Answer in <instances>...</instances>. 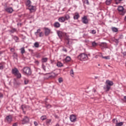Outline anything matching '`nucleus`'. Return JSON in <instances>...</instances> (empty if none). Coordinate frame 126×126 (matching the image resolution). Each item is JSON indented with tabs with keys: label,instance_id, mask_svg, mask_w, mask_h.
Wrapping results in <instances>:
<instances>
[{
	"label": "nucleus",
	"instance_id": "nucleus-1",
	"mask_svg": "<svg viewBox=\"0 0 126 126\" xmlns=\"http://www.w3.org/2000/svg\"><path fill=\"white\" fill-rule=\"evenodd\" d=\"M105 84H106V88L104 87V89H105L106 92L110 91V89H111V86H113L114 85V83L112 81H110L107 80L106 81Z\"/></svg>",
	"mask_w": 126,
	"mask_h": 126
},
{
	"label": "nucleus",
	"instance_id": "nucleus-2",
	"mask_svg": "<svg viewBox=\"0 0 126 126\" xmlns=\"http://www.w3.org/2000/svg\"><path fill=\"white\" fill-rule=\"evenodd\" d=\"M22 71L23 72L24 74L25 75L30 76L32 74V71L31 70V68L29 67H25L22 69Z\"/></svg>",
	"mask_w": 126,
	"mask_h": 126
},
{
	"label": "nucleus",
	"instance_id": "nucleus-3",
	"mask_svg": "<svg viewBox=\"0 0 126 126\" xmlns=\"http://www.w3.org/2000/svg\"><path fill=\"white\" fill-rule=\"evenodd\" d=\"M12 73L15 76L17 77V78H21V73L19 72V70L17 68L15 67L12 69Z\"/></svg>",
	"mask_w": 126,
	"mask_h": 126
},
{
	"label": "nucleus",
	"instance_id": "nucleus-4",
	"mask_svg": "<svg viewBox=\"0 0 126 126\" xmlns=\"http://www.w3.org/2000/svg\"><path fill=\"white\" fill-rule=\"evenodd\" d=\"M78 59L82 62H84L85 61H87L88 56L85 53H82L78 56Z\"/></svg>",
	"mask_w": 126,
	"mask_h": 126
},
{
	"label": "nucleus",
	"instance_id": "nucleus-5",
	"mask_svg": "<svg viewBox=\"0 0 126 126\" xmlns=\"http://www.w3.org/2000/svg\"><path fill=\"white\" fill-rule=\"evenodd\" d=\"M118 10L119 12H122L121 14L122 15H125V13H126V10L124 8V7L122 6H119L118 8Z\"/></svg>",
	"mask_w": 126,
	"mask_h": 126
},
{
	"label": "nucleus",
	"instance_id": "nucleus-6",
	"mask_svg": "<svg viewBox=\"0 0 126 126\" xmlns=\"http://www.w3.org/2000/svg\"><path fill=\"white\" fill-rule=\"evenodd\" d=\"M82 22L84 24H88L89 23V20H88L87 16H84L82 18Z\"/></svg>",
	"mask_w": 126,
	"mask_h": 126
},
{
	"label": "nucleus",
	"instance_id": "nucleus-7",
	"mask_svg": "<svg viewBox=\"0 0 126 126\" xmlns=\"http://www.w3.org/2000/svg\"><path fill=\"white\" fill-rule=\"evenodd\" d=\"M5 121L8 124H10L12 122V116L11 115H8L5 118Z\"/></svg>",
	"mask_w": 126,
	"mask_h": 126
},
{
	"label": "nucleus",
	"instance_id": "nucleus-8",
	"mask_svg": "<svg viewBox=\"0 0 126 126\" xmlns=\"http://www.w3.org/2000/svg\"><path fill=\"white\" fill-rule=\"evenodd\" d=\"M27 123H29V118L27 116H25L22 120V125H25V124H27Z\"/></svg>",
	"mask_w": 126,
	"mask_h": 126
},
{
	"label": "nucleus",
	"instance_id": "nucleus-9",
	"mask_svg": "<svg viewBox=\"0 0 126 126\" xmlns=\"http://www.w3.org/2000/svg\"><path fill=\"white\" fill-rule=\"evenodd\" d=\"M76 116L74 115H71L70 116V121L72 123H75L76 122Z\"/></svg>",
	"mask_w": 126,
	"mask_h": 126
},
{
	"label": "nucleus",
	"instance_id": "nucleus-10",
	"mask_svg": "<svg viewBox=\"0 0 126 126\" xmlns=\"http://www.w3.org/2000/svg\"><path fill=\"white\" fill-rule=\"evenodd\" d=\"M45 32L44 34L45 36H49L50 35V33H51V30L48 28H45Z\"/></svg>",
	"mask_w": 126,
	"mask_h": 126
},
{
	"label": "nucleus",
	"instance_id": "nucleus-11",
	"mask_svg": "<svg viewBox=\"0 0 126 126\" xmlns=\"http://www.w3.org/2000/svg\"><path fill=\"white\" fill-rule=\"evenodd\" d=\"M5 10L8 13H12L13 12V8L12 7H6L5 8Z\"/></svg>",
	"mask_w": 126,
	"mask_h": 126
},
{
	"label": "nucleus",
	"instance_id": "nucleus-12",
	"mask_svg": "<svg viewBox=\"0 0 126 126\" xmlns=\"http://www.w3.org/2000/svg\"><path fill=\"white\" fill-rule=\"evenodd\" d=\"M28 7H29L28 9L30 10V12H34V11H35V8H34L35 7H34V6L31 5Z\"/></svg>",
	"mask_w": 126,
	"mask_h": 126
},
{
	"label": "nucleus",
	"instance_id": "nucleus-13",
	"mask_svg": "<svg viewBox=\"0 0 126 126\" xmlns=\"http://www.w3.org/2000/svg\"><path fill=\"white\" fill-rule=\"evenodd\" d=\"M80 17V16H79V14L78 12H76L75 13V15L73 16V19H74V20H76L78 19Z\"/></svg>",
	"mask_w": 126,
	"mask_h": 126
},
{
	"label": "nucleus",
	"instance_id": "nucleus-14",
	"mask_svg": "<svg viewBox=\"0 0 126 126\" xmlns=\"http://www.w3.org/2000/svg\"><path fill=\"white\" fill-rule=\"evenodd\" d=\"M58 21H59V22H61L62 23H63L64 22V21H65V19L64 18V17H60L58 19Z\"/></svg>",
	"mask_w": 126,
	"mask_h": 126
},
{
	"label": "nucleus",
	"instance_id": "nucleus-15",
	"mask_svg": "<svg viewBox=\"0 0 126 126\" xmlns=\"http://www.w3.org/2000/svg\"><path fill=\"white\" fill-rule=\"evenodd\" d=\"M54 26L55 27V28H60V27H61V24H60L59 22H56L54 24Z\"/></svg>",
	"mask_w": 126,
	"mask_h": 126
},
{
	"label": "nucleus",
	"instance_id": "nucleus-16",
	"mask_svg": "<svg viewBox=\"0 0 126 126\" xmlns=\"http://www.w3.org/2000/svg\"><path fill=\"white\" fill-rule=\"evenodd\" d=\"M31 0H26V5L29 7V6H31Z\"/></svg>",
	"mask_w": 126,
	"mask_h": 126
},
{
	"label": "nucleus",
	"instance_id": "nucleus-17",
	"mask_svg": "<svg viewBox=\"0 0 126 126\" xmlns=\"http://www.w3.org/2000/svg\"><path fill=\"white\" fill-rule=\"evenodd\" d=\"M99 45L100 46V47H102L103 48H108V47H107V43L106 42H102L100 43Z\"/></svg>",
	"mask_w": 126,
	"mask_h": 126
},
{
	"label": "nucleus",
	"instance_id": "nucleus-18",
	"mask_svg": "<svg viewBox=\"0 0 126 126\" xmlns=\"http://www.w3.org/2000/svg\"><path fill=\"white\" fill-rule=\"evenodd\" d=\"M64 17L65 21H68V20H69V19H70V16L68 14L65 15Z\"/></svg>",
	"mask_w": 126,
	"mask_h": 126
},
{
	"label": "nucleus",
	"instance_id": "nucleus-19",
	"mask_svg": "<svg viewBox=\"0 0 126 126\" xmlns=\"http://www.w3.org/2000/svg\"><path fill=\"white\" fill-rule=\"evenodd\" d=\"M70 61H71V58L69 56H67L65 59V63H68Z\"/></svg>",
	"mask_w": 126,
	"mask_h": 126
},
{
	"label": "nucleus",
	"instance_id": "nucleus-20",
	"mask_svg": "<svg viewBox=\"0 0 126 126\" xmlns=\"http://www.w3.org/2000/svg\"><path fill=\"white\" fill-rule=\"evenodd\" d=\"M112 30L113 32H117L119 31V30L118 29V28H117L116 27H112Z\"/></svg>",
	"mask_w": 126,
	"mask_h": 126
},
{
	"label": "nucleus",
	"instance_id": "nucleus-21",
	"mask_svg": "<svg viewBox=\"0 0 126 126\" xmlns=\"http://www.w3.org/2000/svg\"><path fill=\"white\" fill-rule=\"evenodd\" d=\"M92 47L94 48L95 47H97L98 46V43H96V42L94 41L92 42Z\"/></svg>",
	"mask_w": 126,
	"mask_h": 126
},
{
	"label": "nucleus",
	"instance_id": "nucleus-22",
	"mask_svg": "<svg viewBox=\"0 0 126 126\" xmlns=\"http://www.w3.org/2000/svg\"><path fill=\"white\" fill-rule=\"evenodd\" d=\"M57 66L58 67H62V66H63V64L61 62H58L57 63Z\"/></svg>",
	"mask_w": 126,
	"mask_h": 126
},
{
	"label": "nucleus",
	"instance_id": "nucleus-23",
	"mask_svg": "<svg viewBox=\"0 0 126 126\" xmlns=\"http://www.w3.org/2000/svg\"><path fill=\"white\" fill-rule=\"evenodd\" d=\"M46 124L47 125H51L52 123V120L51 119H47L46 121Z\"/></svg>",
	"mask_w": 126,
	"mask_h": 126
},
{
	"label": "nucleus",
	"instance_id": "nucleus-24",
	"mask_svg": "<svg viewBox=\"0 0 126 126\" xmlns=\"http://www.w3.org/2000/svg\"><path fill=\"white\" fill-rule=\"evenodd\" d=\"M20 51H21V53L22 54V55H23V54H24V53H25V48H24V47L21 48L20 49Z\"/></svg>",
	"mask_w": 126,
	"mask_h": 126
},
{
	"label": "nucleus",
	"instance_id": "nucleus-25",
	"mask_svg": "<svg viewBox=\"0 0 126 126\" xmlns=\"http://www.w3.org/2000/svg\"><path fill=\"white\" fill-rule=\"evenodd\" d=\"M42 63H47L48 62V58H42L41 60Z\"/></svg>",
	"mask_w": 126,
	"mask_h": 126
},
{
	"label": "nucleus",
	"instance_id": "nucleus-26",
	"mask_svg": "<svg viewBox=\"0 0 126 126\" xmlns=\"http://www.w3.org/2000/svg\"><path fill=\"white\" fill-rule=\"evenodd\" d=\"M111 1H112V0H106L105 1L106 4H107V5H110V4H111Z\"/></svg>",
	"mask_w": 126,
	"mask_h": 126
},
{
	"label": "nucleus",
	"instance_id": "nucleus-27",
	"mask_svg": "<svg viewBox=\"0 0 126 126\" xmlns=\"http://www.w3.org/2000/svg\"><path fill=\"white\" fill-rule=\"evenodd\" d=\"M124 125V122H120L116 124V126H122Z\"/></svg>",
	"mask_w": 126,
	"mask_h": 126
},
{
	"label": "nucleus",
	"instance_id": "nucleus-28",
	"mask_svg": "<svg viewBox=\"0 0 126 126\" xmlns=\"http://www.w3.org/2000/svg\"><path fill=\"white\" fill-rule=\"evenodd\" d=\"M101 57L102 58V59H105V60H110V56H105V57L101 56Z\"/></svg>",
	"mask_w": 126,
	"mask_h": 126
},
{
	"label": "nucleus",
	"instance_id": "nucleus-29",
	"mask_svg": "<svg viewBox=\"0 0 126 126\" xmlns=\"http://www.w3.org/2000/svg\"><path fill=\"white\" fill-rule=\"evenodd\" d=\"M46 119H47V116H42L40 118V120H41L42 121H45Z\"/></svg>",
	"mask_w": 126,
	"mask_h": 126
},
{
	"label": "nucleus",
	"instance_id": "nucleus-30",
	"mask_svg": "<svg viewBox=\"0 0 126 126\" xmlns=\"http://www.w3.org/2000/svg\"><path fill=\"white\" fill-rule=\"evenodd\" d=\"M34 46L35 48H39V43L36 42L34 44Z\"/></svg>",
	"mask_w": 126,
	"mask_h": 126
},
{
	"label": "nucleus",
	"instance_id": "nucleus-31",
	"mask_svg": "<svg viewBox=\"0 0 126 126\" xmlns=\"http://www.w3.org/2000/svg\"><path fill=\"white\" fill-rule=\"evenodd\" d=\"M3 68H4V65L3 64L0 63V69L2 70L3 69Z\"/></svg>",
	"mask_w": 126,
	"mask_h": 126
},
{
	"label": "nucleus",
	"instance_id": "nucleus-32",
	"mask_svg": "<svg viewBox=\"0 0 126 126\" xmlns=\"http://www.w3.org/2000/svg\"><path fill=\"white\" fill-rule=\"evenodd\" d=\"M70 75L73 77V75L74 74V72H73V69H71L70 71Z\"/></svg>",
	"mask_w": 126,
	"mask_h": 126
},
{
	"label": "nucleus",
	"instance_id": "nucleus-33",
	"mask_svg": "<svg viewBox=\"0 0 126 126\" xmlns=\"http://www.w3.org/2000/svg\"><path fill=\"white\" fill-rule=\"evenodd\" d=\"M113 41L115 42V43H116L117 45H118V44H119L120 42L119 41V39H114Z\"/></svg>",
	"mask_w": 126,
	"mask_h": 126
},
{
	"label": "nucleus",
	"instance_id": "nucleus-34",
	"mask_svg": "<svg viewBox=\"0 0 126 126\" xmlns=\"http://www.w3.org/2000/svg\"><path fill=\"white\" fill-rule=\"evenodd\" d=\"M58 81L59 83H62V82H63V78L61 77L59 78Z\"/></svg>",
	"mask_w": 126,
	"mask_h": 126
},
{
	"label": "nucleus",
	"instance_id": "nucleus-35",
	"mask_svg": "<svg viewBox=\"0 0 126 126\" xmlns=\"http://www.w3.org/2000/svg\"><path fill=\"white\" fill-rule=\"evenodd\" d=\"M55 76H56V74L54 73H53L52 74V75H50V76H49V78H54V77H55Z\"/></svg>",
	"mask_w": 126,
	"mask_h": 126
},
{
	"label": "nucleus",
	"instance_id": "nucleus-36",
	"mask_svg": "<svg viewBox=\"0 0 126 126\" xmlns=\"http://www.w3.org/2000/svg\"><path fill=\"white\" fill-rule=\"evenodd\" d=\"M40 32H41V29H38L36 32H35V35L37 36L38 35V33H40Z\"/></svg>",
	"mask_w": 126,
	"mask_h": 126
},
{
	"label": "nucleus",
	"instance_id": "nucleus-37",
	"mask_svg": "<svg viewBox=\"0 0 126 126\" xmlns=\"http://www.w3.org/2000/svg\"><path fill=\"white\" fill-rule=\"evenodd\" d=\"M62 33L63 32H61V31L58 32V35L59 37H60V38H61V37L62 36Z\"/></svg>",
	"mask_w": 126,
	"mask_h": 126
},
{
	"label": "nucleus",
	"instance_id": "nucleus-38",
	"mask_svg": "<svg viewBox=\"0 0 126 126\" xmlns=\"http://www.w3.org/2000/svg\"><path fill=\"white\" fill-rule=\"evenodd\" d=\"M45 107L47 109H50V108H52V105H51L50 104H46Z\"/></svg>",
	"mask_w": 126,
	"mask_h": 126
},
{
	"label": "nucleus",
	"instance_id": "nucleus-39",
	"mask_svg": "<svg viewBox=\"0 0 126 126\" xmlns=\"http://www.w3.org/2000/svg\"><path fill=\"white\" fill-rule=\"evenodd\" d=\"M44 36V33L43 32H39V37H43Z\"/></svg>",
	"mask_w": 126,
	"mask_h": 126
},
{
	"label": "nucleus",
	"instance_id": "nucleus-40",
	"mask_svg": "<svg viewBox=\"0 0 126 126\" xmlns=\"http://www.w3.org/2000/svg\"><path fill=\"white\" fill-rule=\"evenodd\" d=\"M13 57L14 58V59H16V58H17V54L14 53L13 54Z\"/></svg>",
	"mask_w": 126,
	"mask_h": 126
},
{
	"label": "nucleus",
	"instance_id": "nucleus-41",
	"mask_svg": "<svg viewBox=\"0 0 126 126\" xmlns=\"http://www.w3.org/2000/svg\"><path fill=\"white\" fill-rule=\"evenodd\" d=\"M10 32L11 33H14V32H16V30L15 29H13Z\"/></svg>",
	"mask_w": 126,
	"mask_h": 126
},
{
	"label": "nucleus",
	"instance_id": "nucleus-42",
	"mask_svg": "<svg viewBox=\"0 0 126 126\" xmlns=\"http://www.w3.org/2000/svg\"><path fill=\"white\" fill-rule=\"evenodd\" d=\"M42 68L43 69L44 71H46V66H45V65H44V64H42Z\"/></svg>",
	"mask_w": 126,
	"mask_h": 126
},
{
	"label": "nucleus",
	"instance_id": "nucleus-43",
	"mask_svg": "<svg viewBox=\"0 0 126 126\" xmlns=\"http://www.w3.org/2000/svg\"><path fill=\"white\" fill-rule=\"evenodd\" d=\"M91 33H92V34H96V31L94 30H93L91 31Z\"/></svg>",
	"mask_w": 126,
	"mask_h": 126
},
{
	"label": "nucleus",
	"instance_id": "nucleus-44",
	"mask_svg": "<svg viewBox=\"0 0 126 126\" xmlns=\"http://www.w3.org/2000/svg\"><path fill=\"white\" fill-rule=\"evenodd\" d=\"M14 39L16 42H17V41H18L19 38H18V37H17V36H14Z\"/></svg>",
	"mask_w": 126,
	"mask_h": 126
},
{
	"label": "nucleus",
	"instance_id": "nucleus-45",
	"mask_svg": "<svg viewBox=\"0 0 126 126\" xmlns=\"http://www.w3.org/2000/svg\"><path fill=\"white\" fill-rule=\"evenodd\" d=\"M70 39L69 38H66V41H67V45H69V41H70Z\"/></svg>",
	"mask_w": 126,
	"mask_h": 126
},
{
	"label": "nucleus",
	"instance_id": "nucleus-46",
	"mask_svg": "<svg viewBox=\"0 0 126 126\" xmlns=\"http://www.w3.org/2000/svg\"><path fill=\"white\" fill-rule=\"evenodd\" d=\"M28 82H29L28 80H25L24 81L25 84H28Z\"/></svg>",
	"mask_w": 126,
	"mask_h": 126
},
{
	"label": "nucleus",
	"instance_id": "nucleus-47",
	"mask_svg": "<svg viewBox=\"0 0 126 126\" xmlns=\"http://www.w3.org/2000/svg\"><path fill=\"white\" fill-rule=\"evenodd\" d=\"M122 54L123 55L124 57H126V52H122Z\"/></svg>",
	"mask_w": 126,
	"mask_h": 126
},
{
	"label": "nucleus",
	"instance_id": "nucleus-48",
	"mask_svg": "<svg viewBox=\"0 0 126 126\" xmlns=\"http://www.w3.org/2000/svg\"><path fill=\"white\" fill-rule=\"evenodd\" d=\"M34 126H38V123H37V122H36V121H34Z\"/></svg>",
	"mask_w": 126,
	"mask_h": 126
},
{
	"label": "nucleus",
	"instance_id": "nucleus-49",
	"mask_svg": "<svg viewBox=\"0 0 126 126\" xmlns=\"http://www.w3.org/2000/svg\"><path fill=\"white\" fill-rule=\"evenodd\" d=\"M63 52H65V53L67 52V50H66V48H63Z\"/></svg>",
	"mask_w": 126,
	"mask_h": 126
},
{
	"label": "nucleus",
	"instance_id": "nucleus-50",
	"mask_svg": "<svg viewBox=\"0 0 126 126\" xmlns=\"http://www.w3.org/2000/svg\"><path fill=\"white\" fill-rule=\"evenodd\" d=\"M35 63H36V64H39V61H35Z\"/></svg>",
	"mask_w": 126,
	"mask_h": 126
},
{
	"label": "nucleus",
	"instance_id": "nucleus-51",
	"mask_svg": "<svg viewBox=\"0 0 126 126\" xmlns=\"http://www.w3.org/2000/svg\"><path fill=\"white\" fill-rule=\"evenodd\" d=\"M10 51L11 52H14V48H11Z\"/></svg>",
	"mask_w": 126,
	"mask_h": 126
},
{
	"label": "nucleus",
	"instance_id": "nucleus-52",
	"mask_svg": "<svg viewBox=\"0 0 126 126\" xmlns=\"http://www.w3.org/2000/svg\"><path fill=\"white\" fill-rule=\"evenodd\" d=\"M12 126H17V124L14 123Z\"/></svg>",
	"mask_w": 126,
	"mask_h": 126
},
{
	"label": "nucleus",
	"instance_id": "nucleus-53",
	"mask_svg": "<svg viewBox=\"0 0 126 126\" xmlns=\"http://www.w3.org/2000/svg\"><path fill=\"white\" fill-rule=\"evenodd\" d=\"M124 99L125 100V102H126V96H124Z\"/></svg>",
	"mask_w": 126,
	"mask_h": 126
},
{
	"label": "nucleus",
	"instance_id": "nucleus-54",
	"mask_svg": "<svg viewBox=\"0 0 126 126\" xmlns=\"http://www.w3.org/2000/svg\"><path fill=\"white\" fill-rule=\"evenodd\" d=\"M3 97V95L2 94H0V98H2Z\"/></svg>",
	"mask_w": 126,
	"mask_h": 126
},
{
	"label": "nucleus",
	"instance_id": "nucleus-55",
	"mask_svg": "<svg viewBox=\"0 0 126 126\" xmlns=\"http://www.w3.org/2000/svg\"><path fill=\"white\" fill-rule=\"evenodd\" d=\"M55 126H60V125L57 124H56V125Z\"/></svg>",
	"mask_w": 126,
	"mask_h": 126
},
{
	"label": "nucleus",
	"instance_id": "nucleus-56",
	"mask_svg": "<svg viewBox=\"0 0 126 126\" xmlns=\"http://www.w3.org/2000/svg\"><path fill=\"white\" fill-rule=\"evenodd\" d=\"M113 122H116V119H113Z\"/></svg>",
	"mask_w": 126,
	"mask_h": 126
},
{
	"label": "nucleus",
	"instance_id": "nucleus-57",
	"mask_svg": "<svg viewBox=\"0 0 126 126\" xmlns=\"http://www.w3.org/2000/svg\"><path fill=\"white\" fill-rule=\"evenodd\" d=\"M95 59H97V58H98V56H95Z\"/></svg>",
	"mask_w": 126,
	"mask_h": 126
},
{
	"label": "nucleus",
	"instance_id": "nucleus-58",
	"mask_svg": "<svg viewBox=\"0 0 126 126\" xmlns=\"http://www.w3.org/2000/svg\"><path fill=\"white\" fill-rule=\"evenodd\" d=\"M125 21H126V17L125 18Z\"/></svg>",
	"mask_w": 126,
	"mask_h": 126
},
{
	"label": "nucleus",
	"instance_id": "nucleus-59",
	"mask_svg": "<svg viewBox=\"0 0 126 126\" xmlns=\"http://www.w3.org/2000/svg\"><path fill=\"white\" fill-rule=\"evenodd\" d=\"M87 3H88V4L89 3V2H88V0H87Z\"/></svg>",
	"mask_w": 126,
	"mask_h": 126
},
{
	"label": "nucleus",
	"instance_id": "nucleus-60",
	"mask_svg": "<svg viewBox=\"0 0 126 126\" xmlns=\"http://www.w3.org/2000/svg\"><path fill=\"white\" fill-rule=\"evenodd\" d=\"M0 55H1V52H0Z\"/></svg>",
	"mask_w": 126,
	"mask_h": 126
},
{
	"label": "nucleus",
	"instance_id": "nucleus-61",
	"mask_svg": "<svg viewBox=\"0 0 126 126\" xmlns=\"http://www.w3.org/2000/svg\"><path fill=\"white\" fill-rule=\"evenodd\" d=\"M45 100H46V101H47V100H48V99H47V98H46Z\"/></svg>",
	"mask_w": 126,
	"mask_h": 126
},
{
	"label": "nucleus",
	"instance_id": "nucleus-62",
	"mask_svg": "<svg viewBox=\"0 0 126 126\" xmlns=\"http://www.w3.org/2000/svg\"><path fill=\"white\" fill-rule=\"evenodd\" d=\"M120 0V1H122V0Z\"/></svg>",
	"mask_w": 126,
	"mask_h": 126
},
{
	"label": "nucleus",
	"instance_id": "nucleus-63",
	"mask_svg": "<svg viewBox=\"0 0 126 126\" xmlns=\"http://www.w3.org/2000/svg\"><path fill=\"white\" fill-rule=\"evenodd\" d=\"M95 91L94 90V92H95Z\"/></svg>",
	"mask_w": 126,
	"mask_h": 126
}]
</instances>
